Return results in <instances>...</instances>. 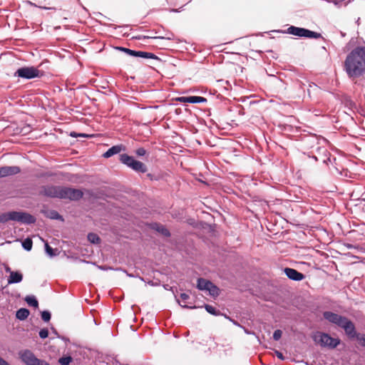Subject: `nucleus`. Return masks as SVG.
Returning a JSON list of instances; mask_svg holds the SVG:
<instances>
[{"label": "nucleus", "mask_w": 365, "mask_h": 365, "mask_svg": "<svg viewBox=\"0 0 365 365\" xmlns=\"http://www.w3.org/2000/svg\"><path fill=\"white\" fill-rule=\"evenodd\" d=\"M47 217L51 220H63L62 215H61L56 210H51L49 211Z\"/></svg>", "instance_id": "c756f323"}, {"label": "nucleus", "mask_w": 365, "mask_h": 365, "mask_svg": "<svg viewBox=\"0 0 365 365\" xmlns=\"http://www.w3.org/2000/svg\"><path fill=\"white\" fill-rule=\"evenodd\" d=\"M153 38H155V39H157V38H161V39H163L165 38L164 37H162V36H155V37H153Z\"/></svg>", "instance_id": "13d9d810"}, {"label": "nucleus", "mask_w": 365, "mask_h": 365, "mask_svg": "<svg viewBox=\"0 0 365 365\" xmlns=\"http://www.w3.org/2000/svg\"><path fill=\"white\" fill-rule=\"evenodd\" d=\"M285 33L301 38L315 39L322 38L324 41H327V40L322 36L320 33L295 26H290L288 27Z\"/></svg>", "instance_id": "7ed1b4c3"}, {"label": "nucleus", "mask_w": 365, "mask_h": 365, "mask_svg": "<svg viewBox=\"0 0 365 365\" xmlns=\"http://www.w3.org/2000/svg\"><path fill=\"white\" fill-rule=\"evenodd\" d=\"M119 157L120 162L133 170L140 173L147 172V166L143 163L135 160L134 157L126 153L120 154Z\"/></svg>", "instance_id": "20e7f679"}, {"label": "nucleus", "mask_w": 365, "mask_h": 365, "mask_svg": "<svg viewBox=\"0 0 365 365\" xmlns=\"http://www.w3.org/2000/svg\"><path fill=\"white\" fill-rule=\"evenodd\" d=\"M358 341L361 346L365 347V334H361Z\"/></svg>", "instance_id": "ea45409f"}, {"label": "nucleus", "mask_w": 365, "mask_h": 365, "mask_svg": "<svg viewBox=\"0 0 365 365\" xmlns=\"http://www.w3.org/2000/svg\"><path fill=\"white\" fill-rule=\"evenodd\" d=\"M24 300L29 306L34 307V308L38 307V302L35 296L27 295L25 297Z\"/></svg>", "instance_id": "b1692460"}, {"label": "nucleus", "mask_w": 365, "mask_h": 365, "mask_svg": "<svg viewBox=\"0 0 365 365\" xmlns=\"http://www.w3.org/2000/svg\"><path fill=\"white\" fill-rule=\"evenodd\" d=\"M345 246H346L348 249H349V250H351V249H357V248H358V247H359V246H356V245H354L349 244V243H346V244H345Z\"/></svg>", "instance_id": "a18cd8bd"}, {"label": "nucleus", "mask_w": 365, "mask_h": 365, "mask_svg": "<svg viewBox=\"0 0 365 365\" xmlns=\"http://www.w3.org/2000/svg\"><path fill=\"white\" fill-rule=\"evenodd\" d=\"M243 329H244L245 332L247 334H252V331H249L247 329H246V328H245V327H243Z\"/></svg>", "instance_id": "5fc2aeb1"}, {"label": "nucleus", "mask_w": 365, "mask_h": 365, "mask_svg": "<svg viewBox=\"0 0 365 365\" xmlns=\"http://www.w3.org/2000/svg\"><path fill=\"white\" fill-rule=\"evenodd\" d=\"M233 322L234 324L237 325V326H240V324H238L237 322H235V321H232Z\"/></svg>", "instance_id": "bf43d9fd"}, {"label": "nucleus", "mask_w": 365, "mask_h": 365, "mask_svg": "<svg viewBox=\"0 0 365 365\" xmlns=\"http://www.w3.org/2000/svg\"><path fill=\"white\" fill-rule=\"evenodd\" d=\"M24 278L23 274L20 271L11 272V274L8 277V284H18L22 282Z\"/></svg>", "instance_id": "6ab92c4d"}, {"label": "nucleus", "mask_w": 365, "mask_h": 365, "mask_svg": "<svg viewBox=\"0 0 365 365\" xmlns=\"http://www.w3.org/2000/svg\"><path fill=\"white\" fill-rule=\"evenodd\" d=\"M99 268H100L101 269H102V270H107V269H111L110 267H106V266H101V267H99Z\"/></svg>", "instance_id": "603ef678"}, {"label": "nucleus", "mask_w": 365, "mask_h": 365, "mask_svg": "<svg viewBox=\"0 0 365 365\" xmlns=\"http://www.w3.org/2000/svg\"><path fill=\"white\" fill-rule=\"evenodd\" d=\"M87 238L88 240L92 244H99L101 242V238L97 234L94 232L88 233Z\"/></svg>", "instance_id": "cd10ccee"}, {"label": "nucleus", "mask_w": 365, "mask_h": 365, "mask_svg": "<svg viewBox=\"0 0 365 365\" xmlns=\"http://www.w3.org/2000/svg\"><path fill=\"white\" fill-rule=\"evenodd\" d=\"M335 165H336L334 167V170H335L336 173L337 174H339V173H340V170H341V168H339V167H338V165H337L336 163H335Z\"/></svg>", "instance_id": "09e8293b"}, {"label": "nucleus", "mask_w": 365, "mask_h": 365, "mask_svg": "<svg viewBox=\"0 0 365 365\" xmlns=\"http://www.w3.org/2000/svg\"><path fill=\"white\" fill-rule=\"evenodd\" d=\"M322 50H324V51H326V52L327 51V48H326V47H325V46H322Z\"/></svg>", "instance_id": "680f3d73"}, {"label": "nucleus", "mask_w": 365, "mask_h": 365, "mask_svg": "<svg viewBox=\"0 0 365 365\" xmlns=\"http://www.w3.org/2000/svg\"><path fill=\"white\" fill-rule=\"evenodd\" d=\"M5 272L11 274V272H13L9 266L5 267Z\"/></svg>", "instance_id": "3c124183"}, {"label": "nucleus", "mask_w": 365, "mask_h": 365, "mask_svg": "<svg viewBox=\"0 0 365 365\" xmlns=\"http://www.w3.org/2000/svg\"><path fill=\"white\" fill-rule=\"evenodd\" d=\"M180 297L184 304H181L180 301L177 298L176 295L175 296L178 303L179 304V305L181 307L185 308V309H195L196 308V307L194 305H190V303L188 302V299H190L189 294H187V293H181Z\"/></svg>", "instance_id": "412c9836"}, {"label": "nucleus", "mask_w": 365, "mask_h": 365, "mask_svg": "<svg viewBox=\"0 0 365 365\" xmlns=\"http://www.w3.org/2000/svg\"><path fill=\"white\" fill-rule=\"evenodd\" d=\"M21 245L26 251H31L33 247V241L31 238L27 237L21 242Z\"/></svg>", "instance_id": "c85d7f7f"}, {"label": "nucleus", "mask_w": 365, "mask_h": 365, "mask_svg": "<svg viewBox=\"0 0 365 365\" xmlns=\"http://www.w3.org/2000/svg\"><path fill=\"white\" fill-rule=\"evenodd\" d=\"M341 329H343L345 331V334L347 335V336L352 339H356L357 340L359 338V336H361V334L358 333L356 330V327L354 324L351 320L346 318V320L344 322L342 325L341 326Z\"/></svg>", "instance_id": "9b49d317"}, {"label": "nucleus", "mask_w": 365, "mask_h": 365, "mask_svg": "<svg viewBox=\"0 0 365 365\" xmlns=\"http://www.w3.org/2000/svg\"><path fill=\"white\" fill-rule=\"evenodd\" d=\"M30 314V312L26 308H20L16 312V319L23 321L27 319Z\"/></svg>", "instance_id": "4be33fe9"}, {"label": "nucleus", "mask_w": 365, "mask_h": 365, "mask_svg": "<svg viewBox=\"0 0 365 365\" xmlns=\"http://www.w3.org/2000/svg\"><path fill=\"white\" fill-rule=\"evenodd\" d=\"M73 361V358L71 356H63L58 359L60 365H69Z\"/></svg>", "instance_id": "2f4dec72"}, {"label": "nucleus", "mask_w": 365, "mask_h": 365, "mask_svg": "<svg viewBox=\"0 0 365 365\" xmlns=\"http://www.w3.org/2000/svg\"><path fill=\"white\" fill-rule=\"evenodd\" d=\"M52 329H53V333H55L56 334H57V331H56V329H55L54 328H52Z\"/></svg>", "instance_id": "e2e57ef3"}, {"label": "nucleus", "mask_w": 365, "mask_h": 365, "mask_svg": "<svg viewBox=\"0 0 365 365\" xmlns=\"http://www.w3.org/2000/svg\"><path fill=\"white\" fill-rule=\"evenodd\" d=\"M36 365H50L49 363L43 359H39Z\"/></svg>", "instance_id": "49530a36"}, {"label": "nucleus", "mask_w": 365, "mask_h": 365, "mask_svg": "<svg viewBox=\"0 0 365 365\" xmlns=\"http://www.w3.org/2000/svg\"><path fill=\"white\" fill-rule=\"evenodd\" d=\"M308 157L313 158L315 161H318V158L317 156H315V155H308Z\"/></svg>", "instance_id": "864d4df0"}, {"label": "nucleus", "mask_w": 365, "mask_h": 365, "mask_svg": "<svg viewBox=\"0 0 365 365\" xmlns=\"http://www.w3.org/2000/svg\"><path fill=\"white\" fill-rule=\"evenodd\" d=\"M284 273L289 279L296 282L302 281L305 278V275L303 273L290 267H285Z\"/></svg>", "instance_id": "dca6fc26"}, {"label": "nucleus", "mask_w": 365, "mask_h": 365, "mask_svg": "<svg viewBox=\"0 0 365 365\" xmlns=\"http://www.w3.org/2000/svg\"><path fill=\"white\" fill-rule=\"evenodd\" d=\"M27 4L31 5V6L38 7V6L36 4H34V3H33V2L30 1H27ZM38 8L42 9H45V10H51V9L52 10H56V9L55 7H47V6H38Z\"/></svg>", "instance_id": "4c0bfd02"}, {"label": "nucleus", "mask_w": 365, "mask_h": 365, "mask_svg": "<svg viewBox=\"0 0 365 365\" xmlns=\"http://www.w3.org/2000/svg\"><path fill=\"white\" fill-rule=\"evenodd\" d=\"M41 319L45 322H48L51 318V314L48 310H44L41 312Z\"/></svg>", "instance_id": "72a5a7b5"}, {"label": "nucleus", "mask_w": 365, "mask_h": 365, "mask_svg": "<svg viewBox=\"0 0 365 365\" xmlns=\"http://www.w3.org/2000/svg\"><path fill=\"white\" fill-rule=\"evenodd\" d=\"M53 173L51 172L41 173L36 175V178H49L53 176Z\"/></svg>", "instance_id": "e433bc0d"}, {"label": "nucleus", "mask_w": 365, "mask_h": 365, "mask_svg": "<svg viewBox=\"0 0 365 365\" xmlns=\"http://www.w3.org/2000/svg\"><path fill=\"white\" fill-rule=\"evenodd\" d=\"M331 340V336L327 333H321L319 344L322 346H328L329 341Z\"/></svg>", "instance_id": "393cba45"}, {"label": "nucleus", "mask_w": 365, "mask_h": 365, "mask_svg": "<svg viewBox=\"0 0 365 365\" xmlns=\"http://www.w3.org/2000/svg\"><path fill=\"white\" fill-rule=\"evenodd\" d=\"M119 157L120 162L133 170L140 173L147 172V166L143 163L135 160L134 157L126 153L120 154Z\"/></svg>", "instance_id": "423d86ee"}, {"label": "nucleus", "mask_w": 365, "mask_h": 365, "mask_svg": "<svg viewBox=\"0 0 365 365\" xmlns=\"http://www.w3.org/2000/svg\"><path fill=\"white\" fill-rule=\"evenodd\" d=\"M19 358L26 365H36L38 363V359L35 354L29 349H24L19 353Z\"/></svg>", "instance_id": "ddd939ff"}, {"label": "nucleus", "mask_w": 365, "mask_h": 365, "mask_svg": "<svg viewBox=\"0 0 365 365\" xmlns=\"http://www.w3.org/2000/svg\"><path fill=\"white\" fill-rule=\"evenodd\" d=\"M0 365H10L5 359L0 356Z\"/></svg>", "instance_id": "de8ad7c7"}, {"label": "nucleus", "mask_w": 365, "mask_h": 365, "mask_svg": "<svg viewBox=\"0 0 365 365\" xmlns=\"http://www.w3.org/2000/svg\"><path fill=\"white\" fill-rule=\"evenodd\" d=\"M58 337L59 339H61L63 341H64L65 342H68L69 341V339L66 337V336H58Z\"/></svg>", "instance_id": "8fccbe9b"}, {"label": "nucleus", "mask_w": 365, "mask_h": 365, "mask_svg": "<svg viewBox=\"0 0 365 365\" xmlns=\"http://www.w3.org/2000/svg\"><path fill=\"white\" fill-rule=\"evenodd\" d=\"M46 253L49 257H55L57 255V250L52 248L47 242L45 244Z\"/></svg>", "instance_id": "7c9ffc66"}, {"label": "nucleus", "mask_w": 365, "mask_h": 365, "mask_svg": "<svg viewBox=\"0 0 365 365\" xmlns=\"http://www.w3.org/2000/svg\"><path fill=\"white\" fill-rule=\"evenodd\" d=\"M19 358L26 365H36L38 363V359L35 354L29 349H24L19 353Z\"/></svg>", "instance_id": "4468645a"}, {"label": "nucleus", "mask_w": 365, "mask_h": 365, "mask_svg": "<svg viewBox=\"0 0 365 365\" xmlns=\"http://www.w3.org/2000/svg\"><path fill=\"white\" fill-rule=\"evenodd\" d=\"M148 284H151L152 286H153V285H154V284H153V282H151V281L148 282Z\"/></svg>", "instance_id": "0e129e2a"}, {"label": "nucleus", "mask_w": 365, "mask_h": 365, "mask_svg": "<svg viewBox=\"0 0 365 365\" xmlns=\"http://www.w3.org/2000/svg\"><path fill=\"white\" fill-rule=\"evenodd\" d=\"M119 157L120 162L133 170L140 173L147 172V166L143 163L135 160L134 157L126 153L120 154Z\"/></svg>", "instance_id": "39448f33"}, {"label": "nucleus", "mask_w": 365, "mask_h": 365, "mask_svg": "<svg viewBox=\"0 0 365 365\" xmlns=\"http://www.w3.org/2000/svg\"><path fill=\"white\" fill-rule=\"evenodd\" d=\"M170 12H179V10L178 9H172L170 10Z\"/></svg>", "instance_id": "6e6d98bb"}, {"label": "nucleus", "mask_w": 365, "mask_h": 365, "mask_svg": "<svg viewBox=\"0 0 365 365\" xmlns=\"http://www.w3.org/2000/svg\"><path fill=\"white\" fill-rule=\"evenodd\" d=\"M349 173V170L347 169L341 168L340 173H339V175L343 177H348V174Z\"/></svg>", "instance_id": "a19ab883"}, {"label": "nucleus", "mask_w": 365, "mask_h": 365, "mask_svg": "<svg viewBox=\"0 0 365 365\" xmlns=\"http://www.w3.org/2000/svg\"><path fill=\"white\" fill-rule=\"evenodd\" d=\"M115 48L116 50L122 51L130 56L139 57V58H151V59H155V60H157L159 61H161V59L158 56L154 54L153 53L146 52V51H143L132 50V49H130V48H128L125 47H123V46H116V47H115Z\"/></svg>", "instance_id": "1a4fd4ad"}, {"label": "nucleus", "mask_w": 365, "mask_h": 365, "mask_svg": "<svg viewBox=\"0 0 365 365\" xmlns=\"http://www.w3.org/2000/svg\"><path fill=\"white\" fill-rule=\"evenodd\" d=\"M341 343V340L338 338H333L331 336V340L329 341V347L331 349H335Z\"/></svg>", "instance_id": "473e14b6"}, {"label": "nucleus", "mask_w": 365, "mask_h": 365, "mask_svg": "<svg viewBox=\"0 0 365 365\" xmlns=\"http://www.w3.org/2000/svg\"><path fill=\"white\" fill-rule=\"evenodd\" d=\"M39 336L42 339H45L48 336V330L46 328L41 329L38 332Z\"/></svg>", "instance_id": "f704fd0d"}, {"label": "nucleus", "mask_w": 365, "mask_h": 365, "mask_svg": "<svg viewBox=\"0 0 365 365\" xmlns=\"http://www.w3.org/2000/svg\"><path fill=\"white\" fill-rule=\"evenodd\" d=\"M323 317L324 319L328 321L329 322L335 324L338 326L339 327H341L342 324L345 320H346V317L339 315L336 313L330 312V311H325L323 312Z\"/></svg>", "instance_id": "f8f14e48"}, {"label": "nucleus", "mask_w": 365, "mask_h": 365, "mask_svg": "<svg viewBox=\"0 0 365 365\" xmlns=\"http://www.w3.org/2000/svg\"><path fill=\"white\" fill-rule=\"evenodd\" d=\"M176 101L181 103H206L207 101L206 98L197 96H181L177 98Z\"/></svg>", "instance_id": "f3484780"}, {"label": "nucleus", "mask_w": 365, "mask_h": 365, "mask_svg": "<svg viewBox=\"0 0 365 365\" xmlns=\"http://www.w3.org/2000/svg\"><path fill=\"white\" fill-rule=\"evenodd\" d=\"M59 194L60 199L71 201H78L83 197V192L81 190L65 186L61 187V192Z\"/></svg>", "instance_id": "6e6552de"}, {"label": "nucleus", "mask_w": 365, "mask_h": 365, "mask_svg": "<svg viewBox=\"0 0 365 365\" xmlns=\"http://www.w3.org/2000/svg\"><path fill=\"white\" fill-rule=\"evenodd\" d=\"M206 291H207L209 292V294L213 297H216L220 294L219 288L215 284H214L212 282H211V284H210V286L208 287V288L207 289Z\"/></svg>", "instance_id": "a878e982"}, {"label": "nucleus", "mask_w": 365, "mask_h": 365, "mask_svg": "<svg viewBox=\"0 0 365 365\" xmlns=\"http://www.w3.org/2000/svg\"><path fill=\"white\" fill-rule=\"evenodd\" d=\"M360 19L359 18L358 20L356 21V23H359Z\"/></svg>", "instance_id": "69168bd1"}, {"label": "nucleus", "mask_w": 365, "mask_h": 365, "mask_svg": "<svg viewBox=\"0 0 365 365\" xmlns=\"http://www.w3.org/2000/svg\"><path fill=\"white\" fill-rule=\"evenodd\" d=\"M61 185H42L39 188L38 195L40 196L50 197V198H59L61 192Z\"/></svg>", "instance_id": "9d476101"}, {"label": "nucleus", "mask_w": 365, "mask_h": 365, "mask_svg": "<svg viewBox=\"0 0 365 365\" xmlns=\"http://www.w3.org/2000/svg\"><path fill=\"white\" fill-rule=\"evenodd\" d=\"M204 307L205 309V310L210 314L213 315V316H219L221 314V312L220 310L217 309L215 307H214L213 306L210 305V304H205L204 305Z\"/></svg>", "instance_id": "bb28decb"}, {"label": "nucleus", "mask_w": 365, "mask_h": 365, "mask_svg": "<svg viewBox=\"0 0 365 365\" xmlns=\"http://www.w3.org/2000/svg\"><path fill=\"white\" fill-rule=\"evenodd\" d=\"M282 335V331L280 329H277L274 331L272 338L274 341H279Z\"/></svg>", "instance_id": "c9c22d12"}, {"label": "nucleus", "mask_w": 365, "mask_h": 365, "mask_svg": "<svg viewBox=\"0 0 365 365\" xmlns=\"http://www.w3.org/2000/svg\"><path fill=\"white\" fill-rule=\"evenodd\" d=\"M125 147L122 144L113 145L103 154V157L105 158H109L113 155L118 154L121 151L125 150Z\"/></svg>", "instance_id": "a211bd4d"}, {"label": "nucleus", "mask_w": 365, "mask_h": 365, "mask_svg": "<svg viewBox=\"0 0 365 365\" xmlns=\"http://www.w3.org/2000/svg\"><path fill=\"white\" fill-rule=\"evenodd\" d=\"M150 228L152 230H155L156 232L160 233L162 235L165 237H170L171 234L169 230L163 225H161L158 222H154L150 225Z\"/></svg>", "instance_id": "aec40b11"}, {"label": "nucleus", "mask_w": 365, "mask_h": 365, "mask_svg": "<svg viewBox=\"0 0 365 365\" xmlns=\"http://www.w3.org/2000/svg\"><path fill=\"white\" fill-rule=\"evenodd\" d=\"M275 354H276V356H277L278 359H279L281 360H284V356L283 354L281 351L276 350L275 351Z\"/></svg>", "instance_id": "37998d69"}, {"label": "nucleus", "mask_w": 365, "mask_h": 365, "mask_svg": "<svg viewBox=\"0 0 365 365\" xmlns=\"http://www.w3.org/2000/svg\"><path fill=\"white\" fill-rule=\"evenodd\" d=\"M327 161H331V159H330L329 158H328L324 159V160H323V162H324V163H327Z\"/></svg>", "instance_id": "4d7b16f0"}, {"label": "nucleus", "mask_w": 365, "mask_h": 365, "mask_svg": "<svg viewBox=\"0 0 365 365\" xmlns=\"http://www.w3.org/2000/svg\"><path fill=\"white\" fill-rule=\"evenodd\" d=\"M333 2L334 3L335 5H338L339 4V2L337 0H334L333 1Z\"/></svg>", "instance_id": "052dcab7"}, {"label": "nucleus", "mask_w": 365, "mask_h": 365, "mask_svg": "<svg viewBox=\"0 0 365 365\" xmlns=\"http://www.w3.org/2000/svg\"><path fill=\"white\" fill-rule=\"evenodd\" d=\"M20 173L21 168L16 165L0 167V178L15 175Z\"/></svg>", "instance_id": "2eb2a0df"}, {"label": "nucleus", "mask_w": 365, "mask_h": 365, "mask_svg": "<svg viewBox=\"0 0 365 365\" xmlns=\"http://www.w3.org/2000/svg\"><path fill=\"white\" fill-rule=\"evenodd\" d=\"M42 75L43 71H40L37 68L34 66H24L18 68L15 71L14 76L23 79L30 80L41 77Z\"/></svg>", "instance_id": "0eeeda50"}, {"label": "nucleus", "mask_w": 365, "mask_h": 365, "mask_svg": "<svg viewBox=\"0 0 365 365\" xmlns=\"http://www.w3.org/2000/svg\"><path fill=\"white\" fill-rule=\"evenodd\" d=\"M349 173V170L347 169L341 168L340 173H339V175L343 177H348V174Z\"/></svg>", "instance_id": "79ce46f5"}, {"label": "nucleus", "mask_w": 365, "mask_h": 365, "mask_svg": "<svg viewBox=\"0 0 365 365\" xmlns=\"http://www.w3.org/2000/svg\"><path fill=\"white\" fill-rule=\"evenodd\" d=\"M210 284H211L210 280L201 277L197 279V288L199 290H207Z\"/></svg>", "instance_id": "5701e85b"}, {"label": "nucleus", "mask_w": 365, "mask_h": 365, "mask_svg": "<svg viewBox=\"0 0 365 365\" xmlns=\"http://www.w3.org/2000/svg\"><path fill=\"white\" fill-rule=\"evenodd\" d=\"M71 136H72V137H77V136L87 137V136H88V135L84 134V133H78V134H77V133H75V132H72V133H71Z\"/></svg>", "instance_id": "c03bdc74"}, {"label": "nucleus", "mask_w": 365, "mask_h": 365, "mask_svg": "<svg viewBox=\"0 0 365 365\" xmlns=\"http://www.w3.org/2000/svg\"><path fill=\"white\" fill-rule=\"evenodd\" d=\"M146 153V150L144 148H139L135 150V154L139 157L144 156Z\"/></svg>", "instance_id": "58836bf2"}, {"label": "nucleus", "mask_w": 365, "mask_h": 365, "mask_svg": "<svg viewBox=\"0 0 365 365\" xmlns=\"http://www.w3.org/2000/svg\"><path fill=\"white\" fill-rule=\"evenodd\" d=\"M344 70L349 78H359L365 73V46H357L346 56Z\"/></svg>", "instance_id": "f257e3e1"}, {"label": "nucleus", "mask_w": 365, "mask_h": 365, "mask_svg": "<svg viewBox=\"0 0 365 365\" xmlns=\"http://www.w3.org/2000/svg\"><path fill=\"white\" fill-rule=\"evenodd\" d=\"M9 220L31 225L36 222V219L34 215L24 211H10L0 215L1 223H6Z\"/></svg>", "instance_id": "f03ea898"}]
</instances>
